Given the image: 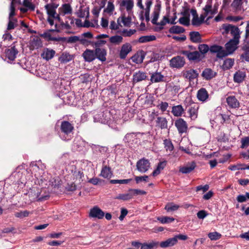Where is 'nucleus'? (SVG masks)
Returning a JSON list of instances; mask_svg holds the SVG:
<instances>
[{
	"mask_svg": "<svg viewBox=\"0 0 249 249\" xmlns=\"http://www.w3.org/2000/svg\"><path fill=\"white\" fill-rule=\"evenodd\" d=\"M228 53L222 47V49L218 51L216 53V56L219 58H222L228 55Z\"/></svg>",
	"mask_w": 249,
	"mask_h": 249,
	"instance_id": "13d9d810",
	"label": "nucleus"
},
{
	"mask_svg": "<svg viewBox=\"0 0 249 249\" xmlns=\"http://www.w3.org/2000/svg\"><path fill=\"white\" fill-rule=\"evenodd\" d=\"M241 148H244L249 145V137H246L241 139Z\"/></svg>",
	"mask_w": 249,
	"mask_h": 249,
	"instance_id": "774afa93",
	"label": "nucleus"
},
{
	"mask_svg": "<svg viewBox=\"0 0 249 249\" xmlns=\"http://www.w3.org/2000/svg\"><path fill=\"white\" fill-rule=\"evenodd\" d=\"M109 42L114 45H119L123 42V38L121 36L115 35L109 37Z\"/></svg>",
	"mask_w": 249,
	"mask_h": 249,
	"instance_id": "4c0bfd02",
	"label": "nucleus"
},
{
	"mask_svg": "<svg viewBox=\"0 0 249 249\" xmlns=\"http://www.w3.org/2000/svg\"><path fill=\"white\" fill-rule=\"evenodd\" d=\"M175 125L180 134L187 132L188 125L187 123L183 119L181 118L178 119L175 122Z\"/></svg>",
	"mask_w": 249,
	"mask_h": 249,
	"instance_id": "6e6552de",
	"label": "nucleus"
},
{
	"mask_svg": "<svg viewBox=\"0 0 249 249\" xmlns=\"http://www.w3.org/2000/svg\"><path fill=\"white\" fill-rule=\"evenodd\" d=\"M159 245V242L156 241L145 243L142 245L141 249H156Z\"/></svg>",
	"mask_w": 249,
	"mask_h": 249,
	"instance_id": "c85d7f7f",
	"label": "nucleus"
},
{
	"mask_svg": "<svg viewBox=\"0 0 249 249\" xmlns=\"http://www.w3.org/2000/svg\"><path fill=\"white\" fill-rule=\"evenodd\" d=\"M89 16V8L87 7L86 8L84 11H80V12L78 13V16L79 18H83L85 17H86V18H88Z\"/></svg>",
	"mask_w": 249,
	"mask_h": 249,
	"instance_id": "4d7b16f0",
	"label": "nucleus"
},
{
	"mask_svg": "<svg viewBox=\"0 0 249 249\" xmlns=\"http://www.w3.org/2000/svg\"><path fill=\"white\" fill-rule=\"evenodd\" d=\"M40 36L44 38H47L48 40L49 41H64L66 39V38L65 37H53L52 36L51 34L48 31L45 32L43 34H41Z\"/></svg>",
	"mask_w": 249,
	"mask_h": 249,
	"instance_id": "393cba45",
	"label": "nucleus"
},
{
	"mask_svg": "<svg viewBox=\"0 0 249 249\" xmlns=\"http://www.w3.org/2000/svg\"><path fill=\"white\" fill-rule=\"evenodd\" d=\"M180 53L185 55L190 61H199L200 53L197 51L191 52L187 50L180 51Z\"/></svg>",
	"mask_w": 249,
	"mask_h": 249,
	"instance_id": "0eeeda50",
	"label": "nucleus"
},
{
	"mask_svg": "<svg viewBox=\"0 0 249 249\" xmlns=\"http://www.w3.org/2000/svg\"><path fill=\"white\" fill-rule=\"evenodd\" d=\"M132 179L131 178L124 179H111L110 183L111 184H127L130 182Z\"/></svg>",
	"mask_w": 249,
	"mask_h": 249,
	"instance_id": "8fccbe9b",
	"label": "nucleus"
},
{
	"mask_svg": "<svg viewBox=\"0 0 249 249\" xmlns=\"http://www.w3.org/2000/svg\"><path fill=\"white\" fill-rule=\"evenodd\" d=\"M239 43V41L236 42L235 40L231 39L225 44L226 51L229 54L232 53L235 51Z\"/></svg>",
	"mask_w": 249,
	"mask_h": 249,
	"instance_id": "f3484780",
	"label": "nucleus"
},
{
	"mask_svg": "<svg viewBox=\"0 0 249 249\" xmlns=\"http://www.w3.org/2000/svg\"><path fill=\"white\" fill-rule=\"evenodd\" d=\"M150 167V163L148 160L142 158L139 160L136 163L137 169L141 173L146 172Z\"/></svg>",
	"mask_w": 249,
	"mask_h": 249,
	"instance_id": "39448f33",
	"label": "nucleus"
},
{
	"mask_svg": "<svg viewBox=\"0 0 249 249\" xmlns=\"http://www.w3.org/2000/svg\"><path fill=\"white\" fill-rule=\"evenodd\" d=\"M164 147L166 150H169V151H172L174 149V146L173 145L171 141L168 139H165L164 140Z\"/></svg>",
	"mask_w": 249,
	"mask_h": 249,
	"instance_id": "3c124183",
	"label": "nucleus"
},
{
	"mask_svg": "<svg viewBox=\"0 0 249 249\" xmlns=\"http://www.w3.org/2000/svg\"><path fill=\"white\" fill-rule=\"evenodd\" d=\"M198 48L200 53L202 54H205L209 50V47L208 45L205 44L199 45Z\"/></svg>",
	"mask_w": 249,
	"mask_h": 249,
	"instance_id": "864d4df0",
	"label": "nucleus"
},
{
	"mask_svg": "<svg viewBox=\"0 0 249 249\" xmlns=\"http://www.w3.org/2000/svg\"><path fill=\"white\" fill-rule=\"evenodd\" d=\"M149 73L150 75V81L152 83L165 82L166 81L165 76L162 74L161 72L156 71H149Z\"/></svg>",
	"mask_w": 249,
	"mask_h": 249,
	"instance_id": "423d86ee",
	"label": "nucleus"
},
{
	"mask_svg": "<svg viewBox=\"0 0 249 249\" xmlns=\"http://www.w3.org/2000/svg\"><path fill=\"white\" fill-rule=\"evenodd\" d=\"M120 7H125L127 11L129 12L131 10L134 5L133 1L132 0H123L120 3Z\"/></svg>",
	"mask_w": 249,
	"mask_h": 249,
	"instance_id": "72a5a7b5",
	"label": "nucleus"
},
{
	"mask_svg": "<svg viewBox=\"0 0 249 249\" xmlns=\"http://www.w3.org/2000/svg\"><path fill=\"white\" fill-rule=\"evenodd\" d=\"M31 46L33 49H37L42 46V42L40 38L38 37H34L31 42Z\"/></svg>",
	"mask_w": 249,
	"mask_h": 249,
	"instance_id": "473e14b6",
	"label": "nucleus"
},
{
	"mask_svg": "<svg viewBox=\"0 0 249 249\" xmlns=\"http://www.w3.org/2000/svg\"><path fill=\"white\" fill-rule=\"evenodd\" d=\"M55 54V52L53 49L45 48L41 54V56L47 61L52 59Z\"/></svg>",
	"mask_w": 249,
	"mask_h": 249,
	"instance_id": "aec40b11",
	"label": "nucleus"
},
{
	"mask_svg": "<svg viewBox=\"0 0 249 249\" xmlns=\"http://www.w3.org/2000/svg\"><path fill=\"white\" fill-rule=\"evenodd\" d=\"M243 50H244L245 52L241 55V58L246 61H249V50L247 49V47L245 46L243 47Z\"/></svg>",
	"mask_w": 249,
	"mask_h": 249,
	"instance_id": "bf43d9fd",
	"label": "nucleus"
},
{
	"mask_svg": "<svg viewBox=\"0 0 249 249\" xmlns=\"http://www.w3.org/2000/svg\"><path fill=\"white\" fill-rule=\"evenodd\" d=\"M29 212L27 211H20L19 212H17L15 213V216L16 217L22 218L25 217H27L29 215Z\"/></svg>",
	"mask_w": 249,
	"mask_h": 249,
	"instance_id": "6e6d98bb",
	"label": "nucleus"
},
{
	"mask_svg": "<svg viewBox=\"0 0 249 249\" xmlns=\"http://www.w3.org/2000/svg\"><path fill=\"white\" fill-rule=\"evenodd\" d=\"M222 27L225 34L230 32L231 36H233V38L231 39L235 40L236 42H239L241 32L238 27L229 24H224Z\"/></svg>",
	"mask_w": 249,
	"mask_h": 249,
	"instance_id": "f03ea898",
	"label": "nucleus"
},
{
	"mask_svg": "<svg viewBox=\"0 0 249 249\" xmlns=\"http://www.w3.org/2000/svg\"><path fill=\"white\" fill-rule=\"evenodd\" d=\"M157 126L160 127L161 129H165L167 128V121L164 117H158L156 121Z\"/></svg>",
	"mask_w": 249,
	"mask_h": 249,
	"instance_id": "cd10ccee",
	"label": "nucleus"
},
{
	"mask_svg": "<svg viewBox=\"0 0 249 249\" xmlns=\"http://www.w3.org/2000/svg\"><path fill=\"white\" fill-rule=\"evenodd\" d=\"M185 29L179 26H173L169 30V32L171 34H180L185 32Z\"/></svg>",
	"mask_w": 249,
	"mask_h": 249,
	"instance_id": "58836bf2",
	"label": "nucleus"
},
{
	"mask_svg": "<svg viewBox=\"0 0 249 249\" xmlns=\"http://www.w3.org/2000/svg\"><path fill=\"white\" fill-rule=\"evenodd\" d=\"M169 14L170 11H169L167 12V15L164 16L160 22H157V24L156 25H160V26L158 27L159 31L162 30L163 29V26H164L166 23H169Z\"/></svg>",
	"mask_w": 249,
	"mask_h": 249,
	"instance_id": "c9c22d12",
	"label": "nucleus"
},
{
	"mask_svg": "<svg viewBox=\"0 0 249 249\" xmlns=\"http://www.w3.org/2000/svg\"><path fill=\"white\" fill-rule=\"evenodd\" d=\"M128 192L132 193L133 196H134L144 195L146 194L145 191L140 189H130Z\"/></svg>",
	"mask_w": 249,
	"mask_h": 249,
	"instance_id": "603ef678",
	"label": "nucleus"
},
{
	"mask_svg": "<svg viewBox=\"0 0 249 249\" xmlns=\"http://www.w3.org/2000/svg\"><path fill=\"white\" fill-rule=\"evenodd\" d=\"M133 197L132 193L128 192L126 194H121L116 196L114 198L117 199L123 200L124 201L128 200Z\"/></svg>",
	"mask_w": 249,
	"mask_h": 249,
	"instance_id": "ea45409f",
	"label": "nucleus"
},
{
	"mask_svg": "<svg viewBox=\"0 0 249 249\" xmlns=\"http://www.w3.org/2000/svg\"><path fill=\"white\" fill-rule=\"evenodd\" d=\"M234 63V59L231 58H227L224 61L222 68L224 71L229 70L232 68Z\"/></svg>",
	"mask_w": 249,
	"mask_h": 249,
	"instance_id": "e433bc0d",
	"label": "nucleus"
},
{
	"mask_svg": "<svg viewBox=\"0 0 249 249\" xmlns=\"http://www.w3.org/2000/svg\"><path fill=\"white\" fill-rule=\"evenodd\" d=\"M95 122H99L102 124H107L111 120L110 112L106 110L104 111L99 112L93 116Z\"/></svg>",
	"mask_w": 249,
	"mask_h": 249,
	"instance_id": "7ed1b4c3",
	"label": "nucleus"
},
{
	"mask_svg": "<svg viewBox=\"0 0 249 249\" xmlns=\"http://www.w3.org/2000/svg\"><path fill=\"white\" fill-rule=\"evenodd\" d=\"M197 110L195 107H190L189 110L190 116L192 119H195L197 117Z\"/></svg>",
	"mask_w": 249,
	"mask_h": 249,
	"instance_id": "69168bd1",
	"label": "nucleus"
},
{
	"mask_svg": "<svg viewBox=\"0 0 249 249\" xmlns=\"http://www.w3.org/2000/svg\"><path fill=\"white\" fill-rule=\"evenodd\" d=\"M97 40L96 41H93V47L94 48H102L101 47L107 43V41L105 40L101 39Z\"/></svg>",
	"mask_w": 249,
	"mask_h": 249,
	"instance_id": "5fc2aeb1",
	"label": "nucleus"
},
{
	"mask_svg": "<svg viewBox=\"0 0 249 249\" xmlns=\"http://www.w3.org/2000/svg\"><path fill=\"white\" fill-rule=\"evenodd\" d=\"M183 76L185 78L189 79L190 81H192L198 76V73L197 71L195 70L190 69L186 71L183 73Z\"/></svg>",
	"mask_w": 249,
	"mask_h": 249,
	"instance_id": "4be33fe9",
	"label": "nucleus"
},
{
	"mask_svg": "<svg viewBox=\"0 0 249 249\" xmlns=\"http://www.w3.org/2000/svg\"><path fill=\"white\" fill-rule=\"evenodd\" d=\"M180 24L185 26H188L190 24V19L188 17H182L178 20Z\"/></svg>",
	"mask_w": 249,
	"mask_h": 249,
	"instance_id": "052dcab7",
	"label": "nucleus"
},
{
	"mask_svg": "<svg viewBox=\"0 0 249 249\" xmlns=\"http://www.w3.org/2000/svg\"><path fill=\"white\" fill-rule=\"evenodd\" d=\"M132 51V46L129 43L124 44L119 52V57L121 59H125L127 54Z\"/></svg>",
	"mask_w": 249,
	"mask_h": 249,
	"instance_id": "1a4fd4ad",
	"label": "nucleus"
},
{
	"mask_svg": "<svg viewBox=\"0 0 249 249\" xmlns=\"http://www.w3.org/2000/svg\"><path fill=\"white\" fill-rule=\"evenodd\" d=\"M157 220L162 224L170 223L175 221V218L169 216H160L158 217Z\"/></svg>",
	"mask_w": 249,
	"mask_h": 249,
	"instance_id": "a19ab883",
	"label": "nucleus"
},
{
	"mask_svg": "<svg viewBox=\"0 0 249 249\" xmlns=\"http://www.w3.org/2000/svg\"><path fill=\"white\" fill-rule=\"evenodd\" d=\"M112 175V173L109 167L107 166H104L103 167L100 174L101 176L104 178H110Z\"/></svg>",
	"mask_w": 249,
	"mask_h": 249,
	"instance_id": "c756f323",
	"label": "nucleus"
},
{
	"mask_svg": "<svg viewBox=\"0 0 249 249\" xmlns=\"http://www.w3.org/2000/svg\"><path fill=\"white\" fill-rule=\"evenodd\" d=\"M208 97L209 94L205 88H202L197 91V98L199 101L205 102Z\"/></svg>",
	"mask_w": 249,
	"mask_h": 249,
	"instance_id": "412c9836",
	"label": "nucleus"
},
{
	"mask_svg": "<svg viewBox=\"0 0 249 249\" xmlns=\"http://www.w3.org/2000/svg\"><path fill=\"white\" fill-rule=\"evenodd\" d=\"M136 135L134 133H127L124 138V141L126 143H131L136 139Z\"/></svg>",
	"mask_w": 249,
	"mask_h": 249,
	"instance_id": "79ce46f5",
	"label": "nucleus"
},
{
	"mask_svg": "<svg viewBox=\"0 0 249 249\" xmlns=\"http://www.w3.org/2000/svg\"><path fill=\"white\" fill-rule=\"evenodd\" d=\"M166 164V161H160V162L156 169L154 170V171L152 173V175L153 176H156L160 174V171L163 170Z\"/></svg>",
	"mask_w": 249,
	"mask_h": 249,
	"instance_id": "f704fd0d",
	"label": "nucleus"
},
{
	"mask_svg": "<svg viewBox=\"0 0 249 249\" xmlns=\"http://www.w3.org/2000/svg\"><path fill=\"white\" fill-rule=\"evenodd\" d=\"M196 167V163L195 161L189 162L185 165L180 167L179 171L182 174H188L194 170Z\"/></svg>",
	"mask_w": 249,
	"mask_h": 249,
	"instance_id": "dca6fc26",
	"label": "nucleus"
},
{
	"mask_svg": "<svg viewBox=\"0 0 249 249\" xmlns=\"http://www.w3.org/2000/svg\"><path fill=\"white\" fill-rule=\"evenodd\" d=\"M62 7L63 9V12L65 14H69L71 13L72 9L71 5L69 4H64Z\"/></svg>",
	"mask_w": 249,
	"mask_h": 249,
	"instance_id": "680f3d73",
	"label": "nucleus"
},
{
	"mask_svg": "<svg viewBox=\"0 0 249 249\" xmlns=\"http://www.w3.org/2000/svg\"><path fill=\"white\" fill-rule=\"evenodd\" d=\"M156 39V37L154 35L144 36L140 37L137 42L140 43H144L155 40Z\"/></svg>",
	"mask_w": 249,
	"mask_h": 249,
	"instance_id": "7c9ffc66",
	"label": "nucleus"
},
{
	"mask_svg": "<svg viewBox=\"0 0 249 249\" xmlns=\"http://www.w3.org/2000/svg\"><path fill=\"white\" fill-rule=\"evenodd\" d=\"M9 21L7 27V30H10L12 29H14L15 27L17 26V23L18 22V20L17 18H8Z\"/></svg>",
	"mask_w": 249,
	"mask_h": 249,
	"instance_id": "49530a36",
	"label": "nucleus"
},
{
	"mask_svg": "<svg viewBox=\"0 0 249 249\" xmlns=\"http://www.w3.org/2000/svg\"><path fill=\"white\" fill-rule=\"evenodd\" d=\"M216 75V72L211 68H205L201 73V76L206 80H210L214 78Z\"/></svg>",
	"mask_w": 249,
	"mask_h": 249,
	"instance_id": "4468645a",
	"label": "nucleus"
},
{
	"mask_svg": "<svg viewBox=\"0 0 249 249\" xmlns=\"http://www.w3.org/2000/svg\"><path fill=\"white\" fill-rule=\"evenodd\" d=\"M171 112L175 116L179 117L182 115L184 109L181 105H179L173 106Z\"/></svg>",
	"mask_w": 249,
	"mask_h": 249,
	"instance_id": "bb28decb",
	"label": "nucleus"
},
{
	"mask_svg": "<svg viewBox=\"0 0 249 249\" xmlns=\"http://www.w3.org/2000/svg\"><path fill=\"white\" fill-rule=\"evenodd\" d=\"M177 243L176 238L173 237L169 238L165 241L161 242L159 243V245L161 248H165L170 247H172Z\"/></svg>",
	"mask_w": 249,
	"mask_h": 249,
	"instance_id": "5701e85b",
	"label": "nucleus"
},
{
	"mask_svg": "<svg viewBox=\"0 0 249 249\" xmlns=\"http://www.w3.org/2000/svg\"><path fill=\"white\" fill-rule=\"evenodd\" d=\"M237 201L239 203L246 202L249 200V193L246 192L245 195H239L236 197Z\"/></svg>",
	"mask_w": 249,
	"mask_h": 249,
	"instance_id": "a18cd8bd",
	"label": "nucleus"
},
{
	"mask_svg": "<svg viewBox=\"0 0 249 249\" xmlns=\"http://www.w3.org/2000/svg\"><path fill=\"white\" fill-rule=\"evenodd\" d=\"M170 66L172 68L180 69L185 64V58L181 56L178 55L173 57L169 61Z\"/></svg>",
	"mask_w": 249,
	"mask_h": 249,
	"instance_id": "20e7f679",
	"label": "nucleus"
},
{
	"mask_svg": "<svg viewBox=\"0 0 249 249\" xmlns=\"http://www.w3.org/2000/svg\"><path fill=\"white\" fill-rule=\"evenodd\" d=\"M242 0H233L231 3V6L234 9L235 11L241 10V7L242 4Z\"/></svg>",
	"mask_w": 249,
	"mask_h": 249,
	"instance_id": "c03bdc74",
	"label": "nucleus"
},
{
	"mask_svg": "<svg viewBox=\"0 0 249 249\" xmlns=\"http://www.w3.org/2000/svg\"><path fill=\"white\" fill-rule=\"evenodd\" d=\"M228 106L232 108H238L240 106L239 102L234 96H228L226 99Z\"/></svg>",
	"mask_w": 249,
	"mask_h": 249,
	"instance_id": "6ab92c4d",
	"label": "nucleus"
},
{
	"mask_svg": "<svg viewBox=\"0 0 249 249\" xmlns=\"http://www.w3.org/2000/svg\"><path fill=\"white\" fill-rule=\"evenodd\" d=\"M85 61L91 62L96 59L94 50L86 49L82 54Z\"/></svg>",
	"mask_w": 249,
	"mask_h": 249,
	"instance_id": "2eb2a0df",
	"label": "nucleus"
},
{
	"mask_svg": "<svg viewBox=\"0 0 249 249\" xmlns=\"http://www.w3.org/2000/svg\"><path fill=\"white\" fill-rule=\"evenodd\" d=\"M15 0L11 1L10 6V13L9 15L8 18H14L13 17L16 15L15 13Z\"/></svg>",
	"mask_w": 249,
	"mask_h": 249,
	"instance_id": "de8ad7c7",
	"label": "nucleus"
},
{
	"mask_svg": "<svg viewBox=\"0 0 249 249\" xmlns=\"http://www.w3.org/2000/svg\"><path fill=\"white\" fill-rule=\"evenodd\" d=\"M95 54L96 58L101 62H105L107 60V51L105 48H95Z\"/></svg>",
	"mask_w": 249,
	"mask_h": 249,
	"instance_id": "f8f14e48",
	"label": "nucleus"
},
{
	"mask_svg": "<svg viewBox=\"0 0 249 249\" xmlns=\"http://www.w3.org/2000/svg\"><path fill=\"white\" fill-rule=\"evenodd\" d=\"M160 4H157L154 7V10L153 12V18L151 20V22L153 24H157V20L159 18L160 13Z\"/></svg>",
	"mask_w": 249,
	"mask_h": 249,
	"instance_id": "b1692460",
	"label": "nucleus"
},
{
	"mask_svg": "<svg viewBox=\"0 0 249 249\" xmlns=\"http://www.w3.org/2000/svg\"><path fill=\"white\" fill-rule=\"evenodd\" d=\"M246 76V74L244 72L238 71L235 73L233 76L234 81L236 83H240L243 81Z\"/></svg>",
	"mask_w": 249,
	"mask_h": 249,
	"instance_id": "2f4dec72",
	"label": "nucleus"
},
{
	"mask_svg": "<svg viewBox=\"0 0 249 249\" xmlns=\"http://www.w3.org/2000/svg\"><path fill=\"white\" fill-rule=\"evenodd\" d=\"M147 73L145 72L139 71L133 74L132 82L133 84H136L147 79Z\"/></svg>",
	"mask_w": 249,
	"mask_h": 249,
	"instance_id": "9d476101",
	"label": "nucleus"
},
{
	"mask_svg": "<svg viewBox=\"0 0 249 249\" xmlns=\"http://www.w3.org/2000/svg\"><path fill=\"white\" fill-rule=\"evenodd\" d=\"M208 236L211 240H217L220 238L221 235L220 233L215 231L209 233Z\"/></svg>",
	"mask_w": 249,
	"mask_h": 249,
	"instance_id": "09e8293b",
	"label": "nucleus"
},
{
	"mask_svg": "<svg viewBox=\"0 0 249 249\" xmlns=\"http://www.w3.org/2000/svg\"><path fill=\"white\" fill-rule=\"evenodd\" d=\"M190 40L194 43H199L201 42V37L200 33L197 31H192L189 34Z\"/></svg>",
	"mask_w": 249,
	"mask_h": 249,
	"instance_id": "a878e982",
	"label": "nucleus"
},
{
	"mask_svg": "<svg viewBox=\"0 0 249 249\" xmlns=\"http://www.w3.org/2000/svg\"><path fill=\"white\" fill-rule=\"evenodd\" d=\"M114 10V6L112 2L108 1L107 7L104 10V12L111 13Z\"/></svg>",
	"mask_w": 249,
	"mask_h": 249,
	"instance_id": "0e129e2a",
	"label": "nucleus"
},
{
	"mask_svg": "<svg viewBox=\"0 0 249 249\" xmlns=\"http://www.w3.org/2000/svg\"><path fill=\"white\" fill-rule=\"evenodd\" d=\"M89 215L90 217L101 219L104 217L105 213L99 207L95 206L90 209Z\"/></svg>",
	"mask_w": 249,
	"mask_h": 249,
	"instance_id": "9b49d317",
	"label": "nucleus"
},
{
	"mask_svg": "<svg viewBox=\"0 0 249 249\" xmlns=\"http://www.w3.org/2000/svg\"><path fill=\"white\" fill-rule=\"evenodd\" d=\"M16 42H14L11 47V48L7 49L5 51V54L6 57L8 59L10 60H14L16 57V55L18 53V50L16 48L15 44Z\"/></svg>",
	"mask_w": 249,
	"mask_h": 249,
	"instance_id": "ddd939ff",
	"label": "nucleus"
},
{
	"mask_svg": "<svg viewBox=\"0 0 249 249\" xmlns=\"http://www.w3.org/2000/svg\"><path fill=\"white\" fill-rule=\"evenodd\" d=\"M74 59V56L67 52H63L58 60L62 64H66Z\"/></svg>",
	"mask_w": 249,
	"mask_h": 249,
	"instance_id": "a211bd4d",
	"label": "nucleus"
},
{
	"mask_svg": "<svg viewBox=\"0 0 249 249\" xmlns=\"http://www.w3.org/2000/svg\"><path fill=\"white\" fill-rule=\"evenodd\" d=\"M136 32V30L135 29H124L122 31L124 36H131L132 35L134 34Z\"/></svg>",
	"mask_w": 249,
	"mask_h": 249,
	"instance_id": "338daca9",
	"label": "nucleus"
},
{
	"mask_svg": "<svg viewBox=\"0 0 249 249\" xmlns=\"http://www.w3.org/2000/svg\"><path fill=\"white\" fill-rule=\"evenodd\" d=\"M80 78L83 83H87L89 81L90 75L88 73L81 74Z\"/></svg>",
	"mask_w": 249,
	"mask_h": 249,
	"instance_id": "e2e57ef3",
	"label": "nucleus"
},
{
	"mask_svg": "<svg viewBox=\"0 0 249 249\" xmlns=\"http://www.w3.org/2000/svg\"><path fill=\"white\" fill-rule=\"evenodd\" d=\"M180 206L177 204H174L173 203H169L166 205L165 209L168 212L177 211L178 209Z\"/></svg>",
	"mask_w": 249,
	"mask_h": 249,
	"instance_id": "37998d69",
	"label": "nucleus"
},
{
	"mask_svg": "<svg viewBox=\"0 0 249 249\" xmlns=\"http://www.w3.org/2000/svg\"><path fill=\"white\" fill-rule=\"evenodd\" d=\"M74 126L72 124L67 121H63L61 123L59 136L61 139L64 141L71 140Z\"/></svg>",
	"mask_w": 249,
	"mask_h": 249,
	"instance_id": "f257e3e1",
	"label": "nucleus"
}]
</instances>
